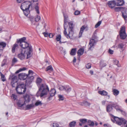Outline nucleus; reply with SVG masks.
<instances>
[{
  "instance_id": "nucleus-24",
  "label": "nucleus",
  "mask_w": 127,
  "mask_h": 127,
  "mask_svg": "<svg viewBox=\"0 0 127 127\" xmlns=\"http://www.w3.org/2000/svg\"><path fill=\"white\" fill-rule=\"evenodd\" d=\"M24 98L25 100V102H28L30 101V100L29 96L28 95L24 97Z\"/></svg>"
},
{
  "instance_id": "nucleus-19",
  "label": "nucleus",
  "mask_w": 127,
  "mask_h": 127,
  "mask_svg": "<svg viewBox=\"0 0 127 127\" xmlns=\"http://www.w3.org/2000/svg\"><path fill=\"white\" fill-rule=\"evenodd\" d=\"M34 107L35 105H34V104L33 103L28 105L26 106V108L28 109H30L33 108Z\"/></svg>"
},
{
  "instance_id": "nucleus-56",
  "label": "nucleus",
  "mask_w": 127,
  "mask_h": 127,
  "mask_svg": "<svg viewBox=\"0 0 127 127\" xmlns=\"http://www.w3.org/2000/svg\"><path fill=\"white\" fill-rule=\"evenodd\" d=\"M76 59L75 58H74V59L73 60V62L74 63H75L76 62Z\"/></svg>"
},
{
  "instance_id": "nucleus-8",
  "label": "nucleus",
  "mask_w": 127,
  "mask_h": 127,
  "mask_svg": "<svg viewBox=\"0 0 127 127\" xmlns=\"http://www.w3.org/2000/svg\"><path fill=\"white\" fill-rule=\"evenodd\" d=\"M115 107L117 110H120H120V108H119L118 105H116L115 104H113L112 105H109L107 107V112H110L112 110V107Z\"/></svg>"
},
{
  "instance_id": "nucleus-64",
  "label": "nucleus",
  "mask_w": 127,
  "mask_h": 127,
  "mask_svg": "<svg viewBox=\"0 0 127 127\" xmlns=\"http://www.w3.org/2000/svg\"><path fill=\"white\" fill-rule=\"evenodd\" d=\"M84 127H87V126H85Z\"/></svg>"
},
{
  "instance_id": "nucleus-53",
  "label": "nucleus",
  "mask_w": 127,
  "mask_h": 127,
  "mask_svg": "<svg viewBox=\"0 0 127 127\" xmlns=\"http://www.w3.org/2000/svg\"><path fill=\"white\" fill-rule=\"evenodd\" d=\"M24 0H17V1L18 3H20L22 2Z\"/></svg>"
},
{
  "instance_id": "nucleus-42",
  "label": "nucleus",
  "mask_w": 127,
  "mask_h": 127,
  "mask_svg": "<svg viewBox=\"0 0 127 127\" xmlns=\"http://www.w3.org/2000/svg\"><path fill=\"white\" fill-rule=\"evenodd\" d=\"M18 106L20 107H22L23 105L24 104H21V102L20 101H18L17 103Z\"/></svg>"
},
{
  "instance_id": "nucleus-35",
  "label": "nucleus",
  "mask_w": 127,
  "mask_h": 127,
  "mask_svg": "<svg viewBox=\"0 0 127 127\" xmlns=\"http://www.w3.org/2000/svg\"><path fill=\"white\" fill-rule=\"evenodd\" d=\"M76 50L75 49H72L70 53V54L71 55H75L76 53Z\"/></svg>"
},
{
  "instance_id": "nucleus-62",
  "label": "nucleus",
  "mask_w": 127,
  "mask_h": 127,
  "mask_svg": "<svg viewBox=\"0 0 127 127\" xmlns=\"http://www.w3.org/2000/svg\"><path fill=\"white\" fill-rule=\"evenodd\" d=\"M107 126V124H105L104 125V126Z\"/></svg>"
},
{
  "instance_id": "nucleus-12",
  "label": "nucleus",
  "mask_w": 127,
  "mask_h": 127,
  "mask_svg": "<svg viewBox=\"0 0 127 127\" xmlns=\"http://www.w3.org/2000/svg\"><path fill=\"white\" fill-rule=\"evenodd\" d=\"M18 76L19 79L21 80H24L27 77V76L24 73L19 74Z\"/></svg>"
},
{
  "instance_id": "nucleus-21",
  "label": "nucleus",
  "mask_w": 127,
  "mask_h": 127,
  "mask_svg": "<svg viewBox=\"0 0 127 127\" xmlns=\"http://www.w3.org/2000/svg\"><path fill=\"white\" fill-rule=\"evenodd\" d=\"M65 87L62 86L59 84H58L57 85V89L60 91H63L64 90Z\"/></svg>"
},
{
  "instance_id": "nucleus-58",
  "label": "nucleus",
  "mask_w": 127,
  "mask_h": 127,
  "mask_svg": "<svg viewBox=\"0 0 127 127\" xmlns=\"http://www.w3.org/2000/svg\"><path fill=\"white\" fill-rule=\"evenodd\" d=\"M38 0H32L33 2H36L38 1Z\"/></svg>"
},
{
  "instance_id": "nucleus-2",
  "label": "nucleus",
  "mask_w": 127,
  "mask_h": 127,
  "mask_svg": "<svg viewBox=\"0 0 127 127\" xmlns=\"http://www.w3.org/2000/svg\"><path fill=\"white\" fill-rule=\"evenodd\" d=\"M26 40V37H23L17 39V42L22 48L20 50L28 52V55H29L32 51V47L28 43L25 41Z\"/></svg>"
},
{
  "instance_id": "nucleus-60",
  "label": "nucleus",
  "mask_w": 127,
  "mask_h": 127,
  "mask_svg": "<svg viewBox=\"0 0 127 127\" xmlns=\"http://www.w3.org/2000/svg\"><path fill=\"white\" fill-rule=\"evenodd\" d=\"M125 102L127 103V99L125 100Z\"/></svg>"
},
{
  "instance_id": "nucleus-41",
  "label": "nucleus",
  "mask_w": 127,
  "mask_h": 127,
  "mask_svg": "<svg viewBox=\"0 0 127 127\" xmlns=\"http://www.w3.org/2000/svg\"><path fill=\"white\" fill-rule=\"evenodd\" d=\"M11 98L12 99H13L14 100H16L17 98V96L14 94L12 95Z\"/></svg>"
},
{
  "instance_id": "nucleus-39",
  "label": "nucleus",
  "mask_w": 127,
  "mask_h": 127,
  "mask_svg": "<svg viewBox=\"0 0 127 127\" xmlns=\"http://www.w3.org/2000/svg\"><path fill=\"white\" fill-rule=\"evenodd\" d=\"M1 79L3 81H4L6 80V79L4 75L2 73L1 74Z\"/></svg>"
},
{
  "instance_id": "nucleus-31",
  "label": "nucleus",
  "mask_w": 127,
  "mask_h": 127,
  "mask_svg": "<svg viewBox=\"0 0 127 127\" xmlns=\"http://www.w3.org/2000/svg\"><path fill=\"white\" fill-rule=\"evenodd\" d=\"M58 97L59 98V100L60 101L63 100L64 99V96L61 95H58Z\"/></svg>"
},
{
  "instance_id": "nucleus-11",
  "label": "nucleus",
  "mask_w": 127,
  "mask_h": 127,
  "mask_svg": "<svg viewBox=\"0 0 127 127\" xmlns=\"http://www.w3.org/2000/svg\"><path fill=\"white\" fill-rule=\"evenodd\" d=\"M108 4L109 7L111 8H112L116 6V2L114 0L109 1Z\"/></svg>"
},
{
  "instance_id": "nucleus-1",
  "label": "nucleus",
  "mask_w": 127,
  "mask_h": 127,
  "mask_svg": "<svg viewBox=\"0 0 127 127\" xmlns=\"http://www.w3.org/2000/svg\"><path fill=\"white\" fill-rule=\"evenodd\" d=\"M64 22V33L67 38H71L73 34V29L74 25L71 22L68 24L67 22V19L65 17Z\"/></svg>"
},
{
  "instance_id": "nucleus-54",
  "label": "nucleus",
  "mask_w": 127,
  "mask_h": 127,
  "mask_svg": "<svg viewBox=\"0 0 127 127\" xmlns=\"http://www.w3.org/2000/svg\"><path fill=\"white\" fill-rule=\"evenodd\" d=\"M114 61V64H115L117 65L118 64L119 62L118 60H116Z\"/></svg>"
},
{
  "instance_id": "nucleus-17",
  "label": "nucleus",
  "mask_w": 127,
  "mask_h": 127,
  "mask_svg": "<svg viewBox=\"0 0 127 127\" xmlns=\"http://www.w3.org/2000/svg\"><path fill=\"white\" fill-rule=\"evenodd\" d=\"M122 15L124 18L127 17V9H124L122 11Z\"/></svg>"
},
{
  "instance_id": "nucleus-29",
  "label": "nucleus",
  "mask_w": 127,
  "mask_h": 127,
  "mask_svg": "<svg viewBox=\"0 0 127 127\" xmlns=\"http://www.w3.org/2000/svg\"><path fill=\"white\" fill-rule=\"evenodd\" d=\"M53 68L51 66H48L46 69V71L49 72H52L53 71Z\"/></svg>"
},
{
  "instance_id": "nucleus-9",
  "label": "nucleus",
  "mask_w": 127,
  "mask_h": 127,
  "mask_svg": "<svg viewBox=\"0 0 127 127\" xmlns=\"http://www.w3.org/2000/svg\"><path fill=\"white\" fill-rule=\"evenodd\" d=\"M17 77L16 76L14 75H13L12 76L11 84L12 87H15V83L17 82Z\"/></svg>"
},
{
  "instance_id": "nucleus-18",
  "label": "nucleus",
  "mask_w": 127,
  "mask_h": 127,
  "mask_svg": "<svg viewBox=\"0 0 127 127\" xmlns=\"http://www.w3.org/2000/svg\"><path fill=\"white\" fill-rule=\"evenodd\" d=\"M86 27L85 26H83L80 29V30L79 33V36L81 37L83 33V31L86 28Z\"/></svg>"
},
{
  "instance_id": "nucleus-51",
  "label": "nucleus",
  "mask_w": 127,
  "mask_h": 127,
  "mask_svg": "<svg viewBox=\"0 0 127 127\" xmlns=\"http://www.w3.org/2000/svg\"><path fill=\"white\" fill-rule=\"evenodd\" d=\"M48 36L50 38H52L53 36V35L52 33H50L49 35Z\"/></svg>"
},
{
  "instance_id": "nucleus-23",
  "label": "nucleus",
  "mask_w": 127,
  "mask_h": 127,
  "mask_svg": "<svg viewBox=\"0 0 127 127\" xmlns=\"http://www.w3.org/2000/svg\"><path fill=\"white\" fill-rule=\"evenodd\" d=\"M42 104L41 101L39 100H37L35 102L34 104L35 107L39 105H41Z\"/></svg>"
},
{
  "instance_id": "nucleus-47",
  "label": "nucleus",
  "mask_w": 127,
  "mask_h": 127,
  "mask_svg": "<svg viewBox=\"0 0 127 127\" xmlns=\"http://www.w3.org/2000/svg\"><path fill=\"white\" fill-rule=\"evenodd\" d=\"M12 62L14 63H15L17 61V60L16 58H14L12 60Z\"/></svg>"
},
{
  "instance_id": "nucleus-38",
  "label": "nucleus",
  "mask_w": 127,
  "mask_h": 127,
  "mask_svg": "<svg viewBox=\"0 0 127 127\" xmlns=\"http://www.w3.org/2000/svg\"><path fill=\"white\" fill-rule=\"evenodd\" d=\"M125 26H122L121 28L120 32H125Z\"/></svg>"
},
{
  "instance_id": "nucleus-57",
  "label": "nucleus",
  "mask_w": 127,
  "mask_h": 127,
  "mask_svg": "<svg viewBox=\"0 0 127 127\" xmlns=\"http://www.w3.org/2000/svg\"><path fill=\"white\" fill-rule=\"evenodd\" d=\"M90 73L91 75H92L93 73V72L91 70L90 71Z\"/></svg>"
},
{
  "instance_id": "nucleus-27",
  "label": "nucleus",
  "mask_w": 127,
  "mask_h": 127,
  "mask_svg": "<svg viewBox=\"0 0 127 127\" xmlns=\"http://www.w3.org/2000/svg\"><path fill=\"white\" fill-rule=\"evenodd\" d=\"M23 11L25 15L27 16L29 13L30 11L29 9H26L24 10H22Z\"/></svg>"
},
{
  "instance_id": "nucleus-3",
  "label": "nucleus",
  "mask_w": 127,
  "mask_h": 127,
  "mask_svg": "<svg viewBox=\"0 0 127 127\" xmlns=\"http://www.w3.org/2000/svg\"><path fill=\"white\" fill-rule=\"evenodd\" d=\"M41 81L42 79L39 78H38L36 81L37 84L39 87V91L37 92V94H39V92H41L40 96L41 97L47 94L49 91V89L46 85L42 84L40 85V84Z\"/></svg>"
},
{
  "instance_id": "nucleus-37",
  "label": "nucleus",
  "mask_w": 127,
  "mask_h": 127,
  "mask_svg": "<svg viewBox=\"0 0 127 127\" xmlns=\"http://www.w3.org/2000/svg\"><path fill=\"white\" fill-rule=\"evenodd\" d=\"M113 94L115 95H117L119 93V91L115 89H114L113 90Z\"/></svg>"
},
{
  "instance_id": "nucleus-49",
  "label": "nucleus",
  "mask_w": 127,
  "mask_h": 127,
  "mask_svg": "<svg viewBox=\"0 0 127 127\" xmlns=\"http://www.w3.org/2000/svg\"><path fill=\"white\" fill-rule=\"evenodd\" d=\"M43 33L45 37H47L49 35L47 33L43 32Z\"/></svg>"
},
{
  "instance_id": "nucleus-26",
  "label": "nucleus",
  "mask_w": 127,
  "mask_h": 127,
  "mask_svg": "<svg viewBox=\"0 0 127 127\" xmlns=\"http://www.w3.org/2000/svg\"><path fill=\"white\" fill-rule=\"evenodd\" d=\"M84 51V49H83L81 48L79 49L78 52V55L80 56L82 55Z\"/></svg>"
},
{
  "instance_id": "nucleus-30",
  "label": "nucleus",
  "mask_w": 127,
  "mask_h": 127,
  "mask_svg": "<svg viewBox=\"0 0 127 127\" xmlns=\"http://www.w3.org/2000/svg\"><path fill=\"white\" fill-rule=\"evenodd\" d=\"M98 93L102 95H106L107 94V92L104 91H99L98 92Z\"/></svg>"
},
{
  "instance_id": "nucleus-34",
  "label": "nucleus",
  "mask_w": 127,
  "mask_h": 127,
  "mask_svg": "<svg viewBox=\"0 0 127 127\" xmlns=\"http://www.w3.org/2000/svg\"><path fill=\"white\" fill-rule=\"evenodd\" d=\"M26 69V68L25 67H24L22 68H21L18 70L16 71L15 73H19L20 71H21L24 70H25Z\"/></svg>"
},
{
  "instance_id": "nucleus-50",
  "label": "nucleus",
  "mask_w": 127,
  "mask_h": 127,
  "mask_svg": "<svg viewBox=\"0 0 127 127\" xmlns=\"http://www.w3.org/2000/svg\"><path fill=\"white\" fill-rule=\"evenodd\" d=\"M113 51L109 49V53L110 54H112L113 53Z\"/></svg>"
},
{
  "instance_id": "nucleus-22",
  "label": "nucleus",
  "mask_w": 127,
  "mask_h": 127,
  "mask_svg": "<svg viewBox=\"0 0 127 127\" xmlns=\"http://www.w3.org/2000/svg\"><path fill=\"white\" fill-rule=\"evenodd\" d=\"M95 43V41L94 39H93L90 40L89 44V45L90 46V49H91V47L94 45Z\"/></svg>"
},
{
  "instance_id": "nucleus-61",
  "label": "nucleus",
  "mask_w": 127,
  "mask_h": 127,
  "mask_svg": "<svg viewBox=\"0 0 127 127\" xmlns=\"http://www.w3.org/2000/svg\"><path fill=\"white\" fill-rule=\"evenodd\" d=\"M54 124H53L52 125V126L53 127H55V125H54Z\"/></svg>"
},
{
  "instance_id": "nucleus-59",
  "label": "nucleus",
  "mask_w": 127,
  "mask_h": 127,
  "mask_svg": "<svg viewBox=\"0 0 127 127\" xmlns=\"http://www.w3.org/2000/svg\"><path fill=\"white\" fill-rule=\"evenodd\" d=\"M30 77L32 78V79H33L34 78L33 76H31Z\"/></svg>"
},
{
  "instance_id": "nucleus-32",
  "label": "nucleus",
  "mask_w": 127,
  "mask_h": 127,
  "mask_svg": "<svg viewBox=\"0 0 127 127\" xmlns=\"http://www.w3.org/2000/svg\"><path fill=\"white\" fill-rule=\"evenodd\" d=\"M76 122L74 121L71 122L70 123L69 125V127H74L75 125Z\"/></svg>"
},
{
  "instance_id": "nucleus-10",
  "label": "nucleus",
  "mask_w": 127,
  "mask_h": 127,
  "mask_svg": "<svg viewBox=\"0 0 127 127\" xmlns=\"http://www.w3.org/2000/svg\"><path fill=\"white\" fill-rule=\"evenodd\" d=\"M56 41H57L60 44L64 43L66 42L65 41H63L61 40V35L60 34H58L56 36Z\"/></svg>"
},
{
  "instance_id": "nucleus-46",
  "label": "nucleus",
  "mask_w": 127,
  "mask_h": 127,
  "mask_svg": "<svg viewBox=\"0 0 127 127\" xmlns=\"http://www.w3.org/2000/svg\"><path fill=\"white\" fill-rule=\"evenodd\" d=\"M31 22L32 24L34 25L35 23V22L34 20V19H31Z\"/></svg>"
},
{
  "instance_id": "nucleus-7",
  "label": "nucleus",
  "mask_w": 127,
  "mask_h": 127,
  "mask_svg": "<svg viewBox=\"0 0 127 127\" xmlns=\"http://www.w3.org/2000/svg\"><path fill=\"white\" fill-rule=\"evenodd\" d=\"M114 119L116 122V123L119 125L122 124L124 125L126 120L123 118H119L118 117H114Z\"/></svg>"
},
{
  "instance_id": "nucleus-5",
  "label": "nucleus",
  "mask_w": 127,
  "mask_h": 127,
  "mask_svg": "<svg viewBox=\"0 0 127 127\" xmlns=\"http://www.w3.org/2000/svg\"><path fill=\"white\" fill-rule=\"evenodd\" d=\"M16 89L17 93L19 94L24 93L26 90L25 86L24 84H21L18 85Z\"/></svg>"
},
{
  "instance_id": "nucleus-40",
  "label": "nucleus",
  "mask_w": 127,
  "mask_h": 127,
  "mask_svg": "<svg viewBox=\"0 0 127 127\" xmlns=\"http://www.w3.org/2000/svg\"><path fill=\"white\" fill-rule=\"evenodd\" d=\"M101 21H99L95 25V27L96 28H97L99 27L101 24Z\"/></svg>"
},
{
  "instance_id": "nucleus-55",
  "label": "nucleus",
  "mask_w": 127,
  "mask_h": 127,
  "mask_svg": "<svg viewBox=\"0 0 127 127\" xmlns=\"http://www.w3.org/2000/svg\"><path fill=\"white\" fill-rule=\"evenodd\" d=\"M118 47L120 48H122L123 47V45L122 44H120L119 45Z\"/></svg>"
},
{
  "instance_id": "nucleus-63",
  "label": "nucleus",
  "mask_w": 127,
  "mask_h": 127,
  "mask_svg": "<svg viewBox=\"0 0 127 127\" xmlns=\"http://www.w3.org/2000/svg\"><path fill=\"white\" fill-rule=\"evenodd\" d=\"M8 114V112H7V113H6V115H7Z\"/></svg>"
},
{
  "instance_id": "nucleus-15",
  "label": "nucleus",
  "mask_w": 127,
  "mask_h": 127,
  "mask_svg": "<svg viewBox=\"0 0 127 127\" xmlns=\"http://www.w3.org/2000/svg\"><path fill=\"white\" fill-rule=\"evenodd\" d=\"M18 48V45L17 44H15L13 45L11 51L13 53L15 52V50Z\"/></svg>"
},
{
  "instance_id": "nucleus-16",
  "label": "nucleus",
  "mask_w": 127,
  "mask_h": 127,
  "mask_svg": "<svg viewBox=\"0 0 127 127\" xmlns=\"http://www.w3.org/2000/svg\"><path fill=\"white\" fill-rule=\"evenodd\" d=\"M55 93L56 90L55 89H51L49 92L50 96L48 98L49 99H50V97L54 96L55 95Z\"/></svg>"
},
{
  "instance_id": "nucleus-6",
  "label": "nucleus",
  "mask_w": 127,
  "mask_h": 127,
  "mask_svg": "<svg viewBox=\"0 0 127 127\" xmlns=\"http://www.w3.org/2000/svg\"><path fill=\"white\" fill-rule=\"evenodd\" d=\"M31 5V3L30 1H26L22 4L21 7V8L22 10L29 9Z\"/></svg>"
},
{
  "instance_id": "nucleus-13",
  "label": "nucleus",
  "mask_w": 127,
  "mask_h": 127,
  "mask_svg": "<svg viewBox=\"0 0 127 127\" xmlns=\"http://www.w3.org/2000/svg\"><path fill=\"white\" fill-rule=\"evenodd\" d=\"M6 43L5 42H0V51H2L6 46Z\"/></svg>"
},
{
  "instance_id": "nucleus-20",
  "label": "nucleus",
  "mask_w": 127,
  "mask_h": 127,
  "mask_svg": "<svg viewBox=\"0 0 127 127\" xmlns=\"http://www.w3.org/2000/svg\"><path fill=\"white\" fill-rule=\"evenodd\" d=\"M64 90L65 91L68 93H71L72 91L71 88L68 86L65 87Z\"/></svg>"
},
{
  "instance_id": "nucleus-52",
  "label": "nucleus",
  "mask_w": 127,
  "mask_h": 127,
  "mask_svg": "<svg viewBox=\"0 0 127 127\" xmlns=\"http://www.w3.org/2000/svg\"><path fill=\"white\" fill-rule=\"evenodd\" d=\"M124 125L126 127H127V121H126V120L125 122V123Z\"/></svg>"
},
{
  "instance_id": "nucleus-33",
  "label": "nucleus",
  "mask_w": 127,
  "mask_h": 127,
  "mask_svg": "<svg viewBox=\"0 0 127 127\" xmlns=\"http://www.w3.org/2000/svg\"><path fill=\"white\" fill-rule=\"evenodd\" d=\"M88 125L90 126H93L94 125V123L92 121H91L90 120H89L88 122Z\"/></svg>"
},
{
  "instance_id": "nucleus-44",
  "label": "nucleus",
  "mask_w": 127,
  "mask_h": 127,
  "mask_svg": "<svg viewBox=\"0 0 127 127\" xmlns=\"http://www.w3.org/2000/svg\"><path fill=\"white\" fill-rule=\"evenodd\" d=\"M91 67V64L90 63H88L86 65V67L88 69L90 68Z\"/></svg>"
},
{
  "instance_id": "nucleus-28",
  "label": "nucleus",
  "mask_w": 127,
  "mask_h": 127,
  "mask_svg": "<svg viewBox=\"0 0 127 127\" xmlns=\"http://www.w3.org/2000/svg\"><path fill=\"white\" fill-rule=\"evenodd\" d=\"M80 121L82 123H79V125L80 126H82L83 124H85L87 122V120L85 119H83L80 120Z\"/></svg>"
},
{
  "instance_id": "nucleus-25",
  "label": "nucleus",
  "mask_w": 127,
  "mask_h": 127,
  "mask_svg": "<svg viewBox=\"0 0 127 127\" xmlns=\"http://www.w3.org/2000/svg\"><path fill=\"white\" fill-rule=\"evenodd\" d=\"M120 35L121 37V38L123 39H124L126 38V35L125 32H120Z\"/></svg>"
},
{
  "instance_id": "nucleus-14",
  "label": "nucleus",
  "mask_w": 127,
  "mask_h": 127,
  "mask_svg": "<svg viewBox=\"0 0 127 127\" xmlns=\"http://www.w3.org/2000/svg\"><path fill=\"white\" fill-rule=\"evenodd\" d=\"M116 6H117L122 5L124 3L123 0H116Z\"/></svg>"
},
{
  "instance_id": "nucleus-36",
  "label": "nucleus",
  "mask_w": 127,
  "mask_h": 127,
  "mask_svg": "<svg viewBox=\"0 0 127 127\" xmlns=\"http://www.w3.org/2000/svg\"><path fill=\"white\" fill-rule=\"evenodd\" d=\"M40 19V17L38 15H37L35 18V21L38 22Z\"/></svg>"
},
{
  "instance_id": "nucleus-48",
  "label": "nucleus",
  "mask_w": 127,
  "mask_h": 127,
  "mask_svg": "<svg viewBox=\"0 0 127 127\" xmlns=\"http://www.w3.org/2000/svg\"><path fill=\"white\" fill-rule=\"evenodd\" d=\"M33 71L31 70H29V74L30 75H33Z\"/></svg>"
},
{
  "instance_id": "nucleus-43",
  "label": "nucleus",
  "mask_w": 127,
  "mask_h": 127,
  "mask_svg": "<svg viewBox=\"0 0 127 127\" xmlns=\"http://www.w3.org/2000/svg\"><path fill=\"white\" fill-rule=\"evenodd\" d=\"M35 9L36 12L38 13H39V11L38 10V7L37 6H36L35 7Z\"/></svg>"
},
{
  "instance_id": "nucleus-4",
  "label": "nucleus",
  "mask_w": 127,
  "mask_h": 127,
  "mask_svg": "<svg viewBox=\"0 0 127 127\" xmlns=\"http://www.w3.org/2000/svg\"><path fill=\"white\" fill-rule=\"evenodd\" d=\"M28 52L24 50H20V53L18 55V57L21 60H23L25 58L26 55L27 56V58L28 59L32 55L31 53L28 55Z\"/></svg>"
},
{
  "instance_id": "nucleus-45",
  "label": "nucleus",
  "mask_w": 127,
  "mask_h": 127,
  "mask_svg": "<svg viewBox=\"0 0 127 127\" xmlns=\"http://www.w3.org/2000/svg\"><path fill=\"white\" fill-rule=\"evenodd\" d=\"M80 13V12L78 10L76 11L74 13V14L75 15H78Z\"/></svg>"
}]
</instances>
